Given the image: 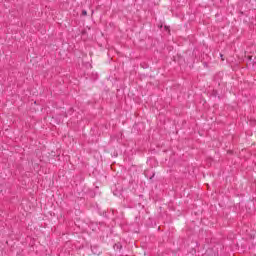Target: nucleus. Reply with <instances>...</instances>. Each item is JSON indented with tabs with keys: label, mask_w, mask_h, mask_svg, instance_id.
Returning <instances> with one entry per match:
<instances>
[{
	"label": "nucleus",
	"mask_w": 256,
	"mask_h": 256,
	"mask_svg": "<svg viewBox=\"0 0 256 256\" xmlns=\"http://www.w3.org/2000/svg\"><path fill=\"white\" fill-rule=\"evenodd\" d=\"M82 15L85 17V16H87V11L86 10H83L82 11Z\"/></svg>",
	"instance_id": "nucleus-1"
}]
</instances>
